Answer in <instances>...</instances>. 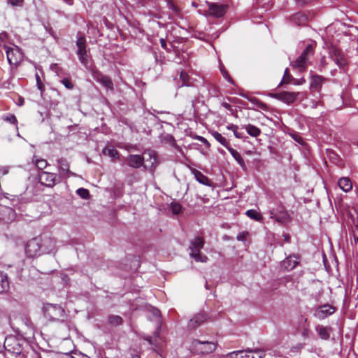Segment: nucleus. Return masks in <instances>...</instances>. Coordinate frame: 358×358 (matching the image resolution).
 <instances>
[{
	"label": "nucleus",
	"mask_w": 358,
	"mask_h": 358,
	"mask_svg": "<svg viewBox=\"0 0 358 358\" xmlns=\"http://www.w3.org/2000/svg\"><path fill=\"white\" fill-rule=\"evenodd\" d=\"M204 240L199 236L195 237L190 243L189 250H191L189 255L197 262H206L208 258L203 255L200 250L203 248Z\"/></svg>",
	"instance_id": "f257e3e1"
},
{
	"label": "nucleus",
	"mask_w": 358,
	"mask_h": 358,
	"mask_svg": "<svg viewBox=\"0 0 358 358\" xmlns=\"http://www.w3.org/2000/svg\"><path fill=\"white\" fill-rule=\"evenodd\" d=\"M315 43L309 44L303 50L300 57H299L293 63L292 66L300 71H303L306 69L307 62L310 56L314 54Z\"/></svg>",
	"instance_id": "f03ea898"
},
{
	"label": "nucleus",
	"mask_w": 358,
	"mask_h": 358,
	"mask_svg": "<svg viewBox=\"0 0 358 358\" xmlns=\"http://www.w3.org/2000/svg\"><path fill=\"white\" fill-rule=\"evenodd\" d=\"M191 348L197 354H209L215 350L217 343L210 341H200L199 340L194 339L192 342Z\"/></svg>",
	"instance_id": "7ed1b4c3"
},
{
	"label": "nucleus",
	"mask_w": 358,
	"mask_h": 358,
	"mask_svg": "<svg viewBox=\"0 0 358 358\" xmlns=\"http://www.w3.org/2000/svg\"><path fill=\"white\" fill-rule=\"evenodd\" d=\"M25 253L28 257L34 258L43 254L42 238L36 237L29 240L25 246Z\"/></svg>",
	"instance_id": "20e7f679"
},
{
	"label": "nucleus",
	"mask_w": 358,
	"mask_h": 358,
	"mask_svg": "<svg viewBox=\"0 0 358 358\" xmlns=\"http://www.w3.org/2000/svg\"><path fill=\"white\" fill-rule=\"evenodd\" d=\"M76 45L78 48L77 55L80 62L87 69H91L92 66L90 64V60L86 49L85 38L83 36L78 37L76 41Z\"/></svg>",
	"instance_id": "39448f33"
},
{
	"label": "nucleus",
	"mask_w": 358,
	"mask_h": 358,
	"mask_svg": "<svg viewBox=\"0 0 358 358\" xmlns=\"http://www.w3.org/2000/svg\"><path fill=\"white\" fill-rule=\"evenodd\" d=\"M45 316L50 320H59L64 317V310L59 305L46 303L43 306Z\"/></svg>",
	"instance_id": "423d86ee"
},
{
	"label": "nucleus",
	"mask_w": 358,
	"mask_h": 358,
	"mask_svg": "<svg viewBox=\"0 0 358 358\" xmlns=\"http://www.w3.org/2000/svg\"><path fill=\"white\" fill-rule=\"evenodd\" d=\"M3 49L6 51L7 59L10 65L17 66L22 59V53L17 46L4 45Z\"/></svg>",
	"instance_id": "0eeeda50"
},
{
	"label": "nucleus",
	"mask_w": 358,
	"mask_h": 358,
	"mask_svg": "<svg viewBox=\"0 0 358 358\" xmlns=\"http://www.w3.org/2000/svg\"><path fill=\"white\" fill-rule=\"evenodd\" d=\"M38 180L42 185L48 187H53L61 182L60 178L56 173L48 171H42L38 174Z\"/></svg>",
	"instance_id": "6e6552de"
},
{
	"label": "nucleus",
	"mask_w": 358,
	"mask_h": 358,
	"mask_svg": "<svg viewBox=\"0 0 358 358\" xmlns=\"http://www.w3.org/2000/svg\"><path fill=\"white\" fill-rule=\"evenodd\" d=\"M142 157H143V166L152 171L157 166V156L155 151L152 150H146L143 152Z\"/></svg>",
	"instance_id": "1a4fd4ad"
},
{
	"label": "nucleus",
	"mask_w": 358,
	"mask_h": 358,
	"mask_svg": "<svg viewBox=\"0 0 358 358\" xmlns=\"http://www.w3.org/2000/svg\"><path fill=\"white\" fill-rule=\"evenodd\" d=\"M270 217L282 224L290 221V217L283 206L270 210Z\"/></svg>",
	"instance_id": "9d476101"
},
{
	"label": "nucleus",
	"mask_w": 358,
	"mask_h": 358,
	"mask_svg": "<svg viewBox=\"0 0 358 358\" xmlns=\"http://www.w3.org/2000/svg\"><path fill=\"white\" fill-rule=\"evenodd\" d=\"M330 58L340 67L344 68L347 64V59L342 51L336 46L331 45L329 49Z\"/></svg>",
	"instance_id": "9b49d317"
},
{
	"label": "nucleus",
	"mask_w": 358,
	"mask_h": 358,
	"mask_svg": "<svg viewBox=\"0 0 358 358\" xmlns=\"http://www.w3.org/2000/svg\"><path fill=\"white\" fill-rule=\"evenodd\" d=\"M301 94H302L285 91L278 93H273L271 94L270 96L289 105L298 100L299 95Z\"/></svg>",
	"instance_id": "f8f14e48"
},
{
	"label": "nucleus",
	"mask_w": 358,
	"mask_h": 358,
	"mask_svg": "<svg viewBox=\"0 0 358 358\" xmlns=\"http://www.w3.org/2000/svg\"><path fill=\"white\" fill-rule=\"evenodd\" d=\"M15 210L8 206L0 205V220L6 224L11 223L16 219Z\"/></svg>",
	"instance_id": "ddd939ff"
},
{
	"label": "nucleus",
	"mask_w": 358,
	"mask_h": 358,
	"mask_svg": "<svg viewBox=\"0 0 358 358\" xmlns=\"http://www.w3.org/2000/svg\"><path fill=\"white\" fill-rule=\"evenodd\" d=\"M59 175L58 177L62 178H68L71 176H75L76 174L69 170V164L66 159L61 158L57 160Z\"/></svg>",
	"instance_id": "4468645a"
},
{
	"label": "nucleus",
	"mask_w": 358,
	"mask_h": 358,
	"mask_svg": "<svg viewBox=\"0 0 358 358\" xmlns=\"http://www.w3.org/2000/svg\"><path fill=\"white\" fill-rule=\"evenodd\" d=\"M89 71L92 72L93 78L100 83L103 86L107 89H113V83L108 76L102 75L99 71L94 70L92 67L91 69H89Z\"/></svg>",
	"instance_id": "2eb2a0df"
},
{
	"label": "nucleus",
	"mask_w": 358,
	"mask_h": 358,
	"mask_svg": "<svg viewBox=\"0 0 358 358\" xmlns=\"http://www.w3.org/2000/svg\"><path fill=\"white\" fill-rule=\"evenodd\" d=\"M336 308L329 304H324L319 306L315 311L314 316L319 320H323L334 314Z\"/></svg>",
	"instance_id": "dca6fc26"
},
{
	"label": "nucleus",
	"mask_w": 358,
	"mask_h": 358,
	"mask_svg": "<svg viewBox=\"0 0 358 358\" xmlns=\"http://www.w3.org/2000/svg\"><path fill=\"white\" fill-rule=\"evenodd\" d=\"M228 6L226 4H217L210 3L208 4V12L210 15L216 17H222L227 12Z\"/></svg>",
	"instance_id": "f3484780"
},
{
	"label": "nucleus",
	"mask_w": 358,
	"mask_h": 358,
	"mask_svg": "<svg viewBox=\"0 0 358 358\" xmlns=\"http://www.w3.org/2000/svg\"><path fill=\"white\" fill-rule=\"evenodd\" d=\"M207 320V316L204 313H199L195 315L188 323L189 329H195Z\"/></svg>",
	"instance_id": "a211bd4d"
},
{
	"label": "nucleus",
	"mask_w": 358,
	"mask_h": 358,
	"mask_svg": "<svg viewBox=\"0 0 358 358\" xmlns=\"http://www.w3.org/2000/svg\"><path fill=\"white\" fill-rule=\"evenodd\" d=\"M291 20L293 22H306L314 20V15L310 13L299 12L292 15Z\"/></svg>",
	"instance_id": "6ab92c4d"
},
{
	"label": "nucleus",
	"mask_w": 358,
	"mask_h": 358,
	"mask_svg": "<svg viewBox=\"0 0 358 358\" xmlns=\"http://www.w3.org/2000/svg\"><path fill=\"white\" fill-rule=\"evenodd\" d=\"M127 164L135 169H138L143 165V157L139 155H130L127 158Z\"/></svg>",
	"instance_id": "aec40b11"
},
{
	"label": "nucleus",
	"mask_w": 358,
	"mask_h": 358,
	"mask_svg": "<svg viewBox=\"0 0 358 358\" xmlns=\"http://www.w3.org/2000/svg\"><path fill=\"white\" fill-rule=\"evenodd\" d=\"M265 352L262 349L241 350V358H263Z\"/></svg>",
	"instance_id": "412c9836"
},
{
	"label": "nucleus",
	"mask_w": 358,
	"mask_h": 358,
	"mask_svg": "<svg viewBox=\"0 0 358 358\" xmlns=\"http://www.w3.org/2000/svg\"><path fill=\"white\" fill-rule=\"evenodd\" d=\"M56 242L50 237L42 238V252L45 253H50L55 249Z\"/></svg>",
	"instance_id": "4be33fe9"
},
{
	"label": "nucleus",
	"mask_w": 358,
	"mask_h": 358,
	"mask_svg": "<svg viewBox=\"0 0 358 358\" xmlns=\"http://www.w3.org/2000/svg\"><path fill=\"white\" fill-rule=\"evenodd\" d=\"M315 329L321 339L328 340L329 338L330 331H331V327L319 324L316 327Z\"/></svg>",
	"instance_id": "5701e85b"
},
{
	"label": "nucleus",
	"mask_w": 358,
	"mask_h": 358,
	"mask_svg": "<svg viewBox=\"0 0 358 358\" xmlns=\"http://www.w3.org/2000/svg\"><path fill=\"white\" fill-rule=\"evenodd\" d=\"M339 187L344 192H348L352 188V184L349 178L344 177L338 181Z\"/></svg>",
	"instance_id": "b1692460"
},
{
	"label": "nucleus",
	"mask_w": 358,
	"mask_h": 358,
	"mask_svg": "<svg viewBox=\"0 0 358 358\" xmlns=\"http://www.w3.org/2000/svg\"><path fill=\"white\" fill-rule=\"evenodd\" d=\"M227 150L229 151V152L233 156L234 159L241 166V168L243 170H245L246 169V165H245V162H244L243 157H241V154L238 152H237L236 150L232 148L231 147L228 148Z\"/></svg>",
	"instance_id": "393cba45"
},
{
	"label": "nucleus",
	"mask_w": 358,
	"mask_h": 358,
	"mask_svg": "<svg viewBox=\"0 0 358 358\" xmlns=\"http://www.w3.org/2000/svg\"><path fill=\"white\" fill-rule=\"evenodd\" d=\"M324 78L321 76H313L310 80V87L316 91L321 89Z\"/></svg>",
	"instance_id": "a878e982"
},
{
	"label": "nucleus",
	"mask_w": 358,
	"mask_h": 358,
	"mask_svg": "<svg viewBox=\"0 0 358 358\" xmlns=\"http://www.w3.org/2000/svg\"><path fill=\"white\" fill-rule=\"evenodd\" d=\"M9 288L7 275L0 271V294L6 292Z\"/></svg>",
	"instance_id": "bb28decb"
},
{
	"label": "nucleus",
	"mask_w": 358,
	"mask_h": 358,
	"mask_svg": "<svg viewBox=\"0 0 358 358\" xmlns=\"http://www.w3.org/2000/svg\"><path fill=\"white\" fill-rule=\"evenodd\" d=\"M211 135L217 141H218L220 144L224 146L227 149H228V148L230 147L229 142L219 132L212 131Z\"/></svg>",
	"instance_id": "cd10ccee"
},
{
	"label": "nucleus",
	"mask_w": 358,
	"mask_h": 358,
	"mask_svg": "<svg viewBox=\"0 0 358 358\" xmlns=\"http://www.w3.org/2000/svg\"><path fill=\"white\" fill-rule=\"evenodd\" d=\"M244 128L247 133L252 137H257L261 134V129L253 124H247Z\"/></svg>",
	"instance_id": "c85d7f7f"
},
{
	"label": "nucleus",
	"mask_w": 358,
	"mask_h": 358,
	"mask_svg": "<svg viewBox=\"0 0 358 358\" xmlns=\"http://www.w3.org/2000/svg\"><path fill=\"white\" fill-rule=\"evenodd\" d=\"M193 173L196 180L203 185H208V178L205 176L201 172L197 170H193Z\"/></svg>",
	"instance_id": "c756f323"
},
{
	"label": "nucleus",
	"mask_w": 358,
	"mask_h": 358,
	"mask_svg": "<svg viewBox=\"0 0 358 358\" xmlns=\"http://www.w3.org/2000/svg\"><path fill=\"white\" fill-rule=\"evenodd\" d=\"M245 214L250 218H251L254 220H256V221L262 222L263 220L262 215L255 210H252V209L248 210L246 211Z\"/></svg>",
	"instance_id": "7c9ffc66"
},
{
	"label": "nucleus",
	"mask_w": 358,
	"mask_h": 358,
	"mask_svg": "<svg viewBox=\"0 0 358 358\" xmlns=\"http://www.w3.org/2000/svg\"><path fill=\"white\" fill-rule=\"evenodd\" d=\"M32 162L37 166V168L41 170L44 169L48 166V162L45 159H41V158H38L36 156H34L33 157Z\"/></svg>",
	"instance_id": "2f4dec72"
},
{
	"label": "nucleus",
	"mask_w": 358,
	"mask_h": 358,
	"mask_svg": "<svg viewBox=\"0 0 358 358\" xmlns=\"http://www.w3.org/2000/svg\"><path fill=\"white\" fill-rule=\"evenodd\" d=\"M108 323L112 326H120L122 323V318L118 315H110L108 318Z\"/></svg>",
	"instance_id": "473e14b6"
},
{
	"label": "nucleus",
	"mask_w": 358,
	"mask_h": 358,
	"mask_svg": "<svg viewBox=\"0 0 358 358\" xmlns=\"http://www.w3.org/2000/svg\"><path fill=\"white\" fill-rule=\"evenodd\" d=\"M103 153L105 155H108L112 159L118 158V152L113 148H106L103 150Z\"/></svg>",
	"instance_id": "72a5a7b5"
},
{
	"label": "nucleus",
	"mask_w": 358,
	"mask_h": 358,
	"mask_svg": "<svg viewBox=\"0 0 358 358\" xmlns=\"http://www.w3.org/2000/svg\"><path fill=\"white\" fill-rule=\"evenodd\" d=\"M243 96L246 97L248 101H250L251 103L256 105L259 108L264 110H267V106L265 103L260 101L259 100H258L257 99H256L255 97H248V96Z\"/></svg>",
	"instance_id": "f704fd0d"
},
{
	"label": "nucleus",
	"mask_w": 358,
	"mask_h": 358,
	"mask_svg": "<svg viewBox=\"0 0 358 358\" xmlns=\"http://www.w3.org/2000/svg\"><path fill=\"white\" fill-rule=\"evenodd\" d=\"M227 129L228 130L232 131L234 132V136L237 138H242L241 134L238 132V127L237 125H235V124H228L227 126Z\"/></svg>",
	"instance_id": "c9c22d12"
},
{
	"label": "nucleus",
	"mask_w": 358,
	"mask_h": 358,
	"mask_svg": "<svg viewBox=\"0 0 358 358\" xmlns=\"http://www.w3.org/2000/svg\"><path fill=\"white\" fill-rule=\"evenodd\" d=\"M76 193L79 195L82 199H87L90 197V192L87 189L85 188H79L77 189Z\"/></svg>",
	"instance_id": "e433bc0d"
},
{
	"label": "nucleus",
	"mask_w": 358,
	"mask_h": 358,
	"mask_svg": "<svg viewBox=\"0 0 358 358\" xmlns=\"http://www.w3.org/2000/svg\"><path fill=\"white\" fill-rule=\"evenodd\" d=\"M171 210L173 214L178 215L181 212L182 207L180 204L173 202L171 203Z\"/></svg>",
	"instance_id": "4c0bfd02"
},
{
	"label": "nucleus",
	"mask_w": 358,
	"mask_h": 358,
	"mask_svg": "<svg viewBox=\"0 0 358 358\" xmlns=\"http://www.w3.org/2000/svg\"><path fill=\"white\" fill-rule=\"evenodd\" d=\"M292 79V77L291 75H289L288 69H286L284 73V76L280 85H282V83H289Z\"/></svg>",
	"instance_id": "58836bf2"
},
{
	"label": "nucleus",
	"mask_w": 358,
	"mask_h": 358,
	"mask_svg": "<svg viewBox=\"0 0 358 358\" xmlns=\"http://www.w3.org/2000/svg\"><path fill=\"white\" fill-rule=\"evenodd\" d=\"M180 78L181 81L182 82V84L181 86L189 85V83H188L189 76L186 72L181 71L180 74Z\"/></svg>",
	"instance_id": "ea45409f"
},
{
	"label": "nucleus",
	"mask_w": 358,
	"mask_h": 358,
	"mask_svg": "<svg viewBox=\"0 0 358 358\" xmlns=\"http://www.w3.org/2000/svg\"><path fill=\"white\" fill-rule=\"evenodd\" d=\"M61 82L66 89L71 90L73 88V84L69 78H64L61 80Z\"/></svg>",
	"instance_id": "a19ab883"
},
{
	"label": "nucleus",
	"mask_w": 358,
	"mask_h": 358,
	"mask_svg": "<svg viewBox=\"0 0 358 358\" xmlns=\"http://www.w3.org/2000/svg\"><path fill=\"white\" fill-rule=\"evenodd\" d=\"M225 358H241V350L230 352L226 355Z\"/></svg>",
	"instance_id": "79ce46f5"
},
{
	"label": "nucleus",
	"mask_w": 358,
	"mask_h": 358,
	"mask_svg": "<svg viewBox=\"0 0 358 358\" xmlns=\"http://www.w3.org/2000/svg\"><path fill=\"white\" fill-rule=\"evenodd\" d=\"M3 120L13 124H17V123L16 117L14 115H7L6 117H3Z\"/></svg>",
	"instance_id": "37998d69"
},
{
	"label": "nucleus",
	"mask_w": 358,
	"mask_h": 358,
	"mask_svg": "<svg viewBox=\"0 0 358 358\" xmlns=\"http://www.w3.org/2000/svg\"><path fill=\"white\" fill-rule=\"evenodd\" d=\"M150 312H151L152 316L159 321V317H160L159 310H158L157 308H152Z\"/></svg>",
	"instance_id": "c03bdc74"
},
{
	"label": "nucleus",
	"mask_w": 358,
	"mask_h": 358,
	"mask_svg": "<svg viewBox=\"0 0 358 358\" xmlns=\"http://www.w3.org/2000/svg\"><path fill=\"white\" fill-rule=\"evenodd\" d=\"M8 3L13 6H21L24 0H8Z\"/></svg>",
	"instance_id": "a18cd8bd"
},
{
	"label": "nucleus",
	"mask_w": 358,
	"mask_h": 358,
	"mask_svg": "<svg viewBox=\"0 0 358 358\" xmlns=\"http://www.w3.org/2000/svg\"><path fill=\"white\" fill-rule=\"evenodd\" d=\"M220 70H221V72H222V74L223 77L226 80H227L229 82L232 83V79L230 77V76L229 75V73H227V71L225 69H222V68H221Z\"/></svg>",
	"instance_id": "49530a36"
},
{
	"label": "nucleus",
	"mask_w": 358,
	"mask_h": 358,
	"mask_svg": "<svg viewBox=\"0 0 358 358\" xmlns=\"http://www.w3.org/2000/svg\"><path fill=\"white\" fill-rule=\"evenodd\" d=\"M245 238V235L244 234V233H240L238 234L236 238L237 240L238 241H243Z\"/></svg>",
	"instance_id": "de8ad7c7"
},
{
	"label": "nucleus",
	"mask_w": 358,
	"mask_h": 358,
	"mask_svg": "<svg viewBox=\"0 0 358 358\" xmlns=\"http://www.w3.org/2000/svg\"><path fill=\"white\" fill-rule=\"evenodd\" d=\"M283 238H284V241L286 242V243H289L290 242V236L287 234H284L283 235Z\"/></svg>",
	"instance_id": "09e8293b"
},
{
	"label": "nucleus",
	"mask_w": 358,
	"mask_h": 358,
	"mask_svg": "<svg viewBox=\"0 0 358 358\" xmlns=\"http://www.w3.org/2000/svg\"><path fill=\"white\" fill-rule=\"evenodd\" d=\"M299 94H302L301 95H299L298 99L300 101H302L306 98V94L305 92H299Z\"/></svg>",
	"instance_id": "8fccbe9b"
},
{
	"label": "nucleus",
	"mask_w": 358,
	"mask_h": 358,
	"mask_svg": "<svg viewBox=\"0 0 358 358\" xmlns=\"http://www.w3.org/2000/svg\"><path fill=\"white\" fill-rule=\"evenodd\" d=\"M8 173V169L6 168H2L0 169V174L5 175Z\"/></svg>",
	"instance_id": "3c124183"
},
{
	"label": "nucleus",
	"mask_w": 358,
	"mask_h": 358,
	"mask_svg": "<svg viewBox=\"0 0 358 358\" xmlns=\"http://www.w3.org/2000/svg\"><path fill=\"white\" fill-rule=\"evenodd\" d=\"M160 42H161L162 47L165 48V47L166 45L165 40L163 38H161Z\"/></svg>",
	"instance_id": "603ef678"
},
{
	"label": "nucleus",
	"mask_w": 358,
	"mask_h": 358,
	"mask_svg": "<svg viewBox=\"0 0 358 358\" xmlns=\"http://www.w3.org/2000/svg\"><path fill=\"white\" fill-rule=\"evenodd\" d=\"M222 105H223V106H224L225 108H227V109H228V110H230V109H231V106H230L229 103H224Z\"/></svg>",
	"instance_id": "864d4df0"
},
{
	"label": "nucleus",
	"mask_w": 358,
	"mask_h": 358,
	"mask_svg": "<svg viewBox=\"0 0 358 358\" xmlns=\"http://www.w3.org/2000/svg\"><path fill=\"white\" fill-rule=\"evenodd\" d=\"M65 1L69 5L73 4V0H65Z\"/></svg>",
	"instance_id": "5fc2aeb1"
},
{
	"label": "nucleus",
	"mask_w": 358,
	"mask_h": 358,
	"mask_svg": "<svg viewBox=\"0 0 358 358\" xmlns=\"http://www.w3.org/2000/svg\"><path fill=\"white\" fill-rule=\"evenodd\" d=\"M296 264H297V262H296V261H294V262H293V264L291 266V268H294V267L296 266Z\"/></svg>",
	"instance_id": "6e6d98bb"
},
{
	"label": "nucleus",
	"mask_w": 358,
	"mask_h": 358,
	"mask_svg": "<svg viewBox=\"0 0 358 358\" xmlns=\"http://www.w3.org/2000/svg\"><path fill=\"white\" fill-rule=\"evenodd\" d=\"M304 82H305V80H303V81L301 82V83H304ZM294 84H296V85H299V84H301V83H299V82H296H296H294Z\"/></svg>",
	"instance_id": "4d7b16f0"
},
{
	"label": "nucleus",
	"mask_w": 358,
	"mask_h": 358,
	"mask_svg": "<svg viewBox=\"0 0 358 358\" xmlns=\"http://www.w3.org/2000/svg\"><path fill=\"white\" fill-rule=\"evenodd\" d=\"M200 141L204 142V141H206V140L203 138V137H200Z\"/></svg>",
	"instance_id": "13d9d810"
},
{
	"label": "nucleus",
	"mask_w": 358,
	"mask_h": 358,
	"mask_svg": "<svg viewBox=\"0 0 358 358\" xmlns=\"http://www.w3.org/2000/svg\"><path fill=\"white\" fill-rule=\"evenodd\" d=\"M296 1L299 2H301V1L304 2V3L307 2V0H296Z\"/></svg>",
	"instance_id": "bf43d9fd"
},
{
	"label": "nucleus",
	"mask_w": 358,
	"mask_h": 358,
	"mask_svg": "<svg viewBox=\"0 0 358 358\" xmlns=\"http://www.w3.org/2000/svg\"><path fill=\"white\" fill-rule=\"evenodd\" d=\"M82 357L83 358H90V357L85 355H82Z\"/></svg>",
	"instance_id": "052dcab7"
},
{
	"label": "nucleus",
	"mask_w": 358,
	"mask_h": 358,
	"mask_svg": "<svg viewBox=\"0 0 358 358\" xmlns=\"http://www.w3.org/2000/svg\"><path fill=\"white\" fill-rule=\"evenodd\" d=\"M192 5H193L194 6H195V7L196 6V3H195L194 2H193V3H192Z\"/></svg>",
	"instance_id": "680f3d73"
},
{
	"label": "nucleus",
	"mask_w": 358,
	"mask_h": 358,
	"mask_svg": "<svg viewBox=\"0 0 358 358\" xmlns=\"http://www.w3.org/2000/svg\"><path fill=\"white\" fill-rule=\"evenodd\" d=\"M36 79H37V81L38 82V80H39L38 76H36Z\"/></svg>",
	"instance_id": "e2e57ef3"
},
{
	"label": "nucleus",
	"mask_w": 358,
	"mask_h": 358,
	"mask_svg": "<svg viewBox=\"0 0 358 358\" xmlns=\"http://www.w3.org/2000/svg\"><path fill=\"white\" fill-rule=\"evenodd\" d=\"M148 342H149L150 344H152V341H151V340H150V339H149V340H148Z\"/></svg>",
	"instance_id": "0e129e2a"
},
{
	"label": "nucleus",
	"mask_w": 358,
	"mask_h": 358,
	"mask_svg": "<svg viewBox=\"0 0 358 358\" xmlns=\"http://www.w3.org/2000/svg\"><path fill=\"white\" fill-rule=\"evenodd\" d=\"M71 358H74L73 357H71Z\"/></svg>",
	"instance_id": "69168bd1"
},
{
	"label": "nucleus",
	"mask_w": 358,
	"mask_h": 358,
	"mask_svg": "<svg viewBox=\"0 0 358 358\" xmlns=\"http://www.w3.org/2000/svg\"><path fill=\"white\" fill-rule=\"evenodd\" d=\"M40 358H41V357H40Z\"/></svg>",
	"instance_id": "338daca9"
}]
</instances>
